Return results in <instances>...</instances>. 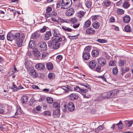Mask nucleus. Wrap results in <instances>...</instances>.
<instances>
[{
  "instance_id": "obj_1",
  "label": "nucleus",
  "mask_w": 133,
  "mask_h": 133,
  "mask_svg": "<svg viewBox=\"0 0 133 133\" xmlns=\"http://www.w3.org/2000/svg\"><path fill=\"white\" fill-rule=\"evenodd\" d=\"M61 39L60 38L58 39L57 38L52 37L50 40V44L52 46L53 49H56L59 48L60 46V44L59 42L61 41Z\"/></svg>"
},
{
  "instance_id": "obj_2",
  "label": "nucleus",
  "mask_w": 133,
  "mask_h": 133,
  "mask_svg": "<svg viewBox=\"0 0 133 133\" xmlns=\"http://www.w3.org/2000/svg\"><path fill=\"white\" fill-rule=\"evenodd\" d=\"M117 90H113L107 92L103 93L102 94L101 96L102 99H104L107 98H111L114 96L117 95Z\"/></svg>"
},
{
  "instance_id": "obj_3",
  "label": "nucleus",
  "mask_w": 133,
  "mask_h": 133,
  "mask_svg": "<svg viewBox=\"0 0 133 133\" xmlns=\"http://www.w3.org/2000/svg\"><path fill=\"white\" fill-rule=\"evenodd\" d=\"M72 4L71 0H62V8L64 9H68L71 6Z\"/></svg>"
},
{
  "instance_id": "obj_4",
  "label": "nucleus",
  "mask_w": 133,
  "mask_h": 133,
  "mask_svg": "<svg viewBox=\"0 0 133 133\" xmlns=\"http://www.w3.org/2000/svg\"><path fill=\"white\" fill-rule=\"evenodd\" d=\"M80 85L82 86H84L85 87V88H87V89H84V88L82 89L81 88L80 92L85 93L88 91V90L87 89L90 90H91L90 86L87 83H81L80 84Z\"/></svg>"
},
{
  "instance_id": "obj_5",
  "label": "nucleus",
  "mask_w": 133,
  "mask_h": 133,
  "mask_svg": "<svg viewBox=\"0 0 133 133\" xmlns=\"http://www.w3.org/2000/svg\"><path fill=\"white\" fill-rule=\"evenodd\" d=\"M14 39L17 40L21 38H24L25 35L24 33H19L17 32L15 34H14Z\"/></svg>"
},
{
  "instance_id": "obj_6",
  "label": "nucleus",
  "mask_w": 133,
  "mask_h": 133,
  "mask_svg": "<svg viewBox=\"0 0 133 133\" xmlns=\"http://www.w3.org/2000/svg\"><path fill=\"white\" fill-rule=\"evenodd\" d=\"M51 35L52 34L51 31H47L44 34L43 36V38L45 40H48L49 39Z\"/></svg>"
},
{
  "instance_id": "obj_7",
  "label": "nucleus",
  "mask_w": 133,
  "mask_h": 133,
  "mask_svg": "<svg viewBox=\"0 0 133 133\" xmlns=\"http://www.w3.org/2000/svg\"><path fill=\"white\" fill-rule=\"evenodd\" d=\"M47 45L45 43L41 42L39 44V49L41 51H44L47 49Z\"/></svg>"
},
{
  "instance_id": "obj_8",
  "label": "nucleus",
  "mask_w": 133,
  "mask_h": 133,
  "mask_svg": "<svg viewBox=\"0 0 133 133\" xmlns=\"http://www.w3.org/2000/svg\"><path fill=\"white\" fill-rule=\"evenodd\" d=\"M95 33V31L92 28L90 27L87 29L85 31V33L88 35H92Z\"/></svg>"
},
{
  "instance_id": "obj_9",
  "label": "nucleus",
  "mask_w": 133,
  "mask_h": 133,
  "mask_svg": "<svg viewBox=\"0 0 133 133\" xmlns=\"http://www.w3.org/2000/svg\"><path fill=\"white\" fill-rule=\"evenodd\" d=\"M74 9L70 8L66 11L65 14L67 16H70L74 14Z\"/></svg>"
},
{
  "instance_id": "obj_10",
  "label": "nucleus",
  "mask_w": 133,
  "mask_h": 133,
  "mask_svg": "<svg viewBox=\"0 0 133 133\" xmlns=\"http://www.w3.org/2000/svg\"><path fill=\"white\" fill-rule=\"evenodd\" d=\"M96 65V63L95 61L92 60L89 62V67L91 69L94 68Z\"/></svg>"
},
{
  "instance_id": "obj_11",
  "label": "nucleus",
  "mask_w": 133,
  "mask_h": 133,
  "mask_svg": "<svg viewBox=\"0 0 133 133\" xmlns=\"http://www.w3.org/2000/svg\"><path fill=\"white\" fill-rule=\"evenodd\" d=\"M98 64L101 66L104 65L106 63V60L105 58H101L98 60Z\"/></svg>"
},
{
  "instance_id": "obj_12",
  "label": "nucleus",
  "mask_w": 133,
  "mask_h": 133,
  "mask_svg": "<svg viewBox=\"0 0 133 133\" xmlns=\"http://www.w3.org/2000/svg\"><path fill=\"white\" fill-rule=\"evenodd\" d=\"M67 107L69 111H72L75 109L74 105L72 102H70L68 104Z\"/></svg>"
},
{
  "instance_id": "obj_13",
  "label": "nucleus",
  "mask_w": 133,
  "mask_h": 133,
  "mask_svg": "<svg viewBox=\"0 0 133 133\" xmlns=\"http://www.w3.org/2000/svg\"><path fill=\"white\" fill-rule=\"evenodd\" d=\"M14 34L11 32L8 33L7 36V39L8 41H11L14 39Z\"/></svg>"
},
{
  "instance_id": "obj_14",
  "label": "nucleus",
  "mask_w": 133,
  "mask_h": 133,
  "mask_svg": "<svg viewBox=\"0 0 133 133\" xmlns=\"http://www.w3.org/2000/svg\"><path fill=\"white\" fill-rule=\"evenodd\" d=\"M83 57L84 60H88L90 58L89 53L87 52H83Z\"/></svg>"
},
{
  "instance_id": "obj_15",
  "label": "nucleus",
  "mask_w": 133,
  "mask_h": 133,
  "mask_svg": "<svg viewBox=\"0 0 133 133\" xmlns=\"http://www.w3.org/2000/svg\"><path fill=\"white\" fill-rule=\"evenodd\" d=\"M45 65L43 63H39L36 64L35 65L36 68L38 70H41L44 69Z\"/></svg>"
},
{
  "instance_id": "obj_16",
  "label": "nucleus",
  "mask_w": 133,
  "mask_h": 133,
  "mask_svg": "<svg viewBox=\"0 0 133 133\" xmlns=\"http://www.w3.org/2000/svg\"><path fill=\"white\" fill-rule=\"evenodd\" d=\"M28 100V97L26 95L22 96L21 98V101L22 104H26Z\"/></svg>"
},
{
  "instance_id": "obj_17",
  "label": "nucleus",
  "mask_w": 133,
  "mask_h": 133,
  "mask_svg": "<svg viewBox=\"0 0 133 133\" xmlns=\"http://www.w3.org/2000/svg\"><path fill=\"white\" fill-rule=\"evenodd\" d=\"M70 99L72 100L77 99L78 98V95L75 93H72L70 95Z\"/></svg>"
},
{
  "instance_id": "obj_18",
  "label": "nucleus",
  "mask_w": 133,
  "mask_h": 133,
  "mask_svg": "<svg viewBox=\"0 0 133 133\" xmlns=\"http://www.w3.org/2000/svg\"><path fill=\"white\" fill-rule=\"evenodd\" d=\"M99 54V51L96 49L92 50L91 52V55L93 57H96L98 56Z\"/></svg>"
},
{
  "instance_id": "obj_19",
  "label": "nucleus",
  "mask_w": 133,
  "mask_h": 133,
  "mask_svg": "<svg viewBox=\"0 0 133 133\" xmlns=\"http://www.w3.org/2000/svg\"><path fill=\"white\" fill-rule=\"evenodd\" d=\"M22 113V110L20 107L17 109V111L15 113V115H14L13 117L17 118L18 117V115H19Z\"/></svg>"
},
{
  "instance_id": "obj_20",
  "label": "nucleus",
  "mask_w": 133,
  "mask_h": 133,
  "mask_svg": "<svg viewBox=\"0 0 133 133\" xmlns=\"http://www.w3.org/2000/svg\"><path fill=\"white\" fill-rule=\"evenodd\" d=\"M30 74V75L33 77H36L38 75V74L36 71L34 69L31 70Z\"/></svg>"
},
{
  "instance_id": "obj_21",
  "label": "nucleus",
  "mask_w": 133,
  "mask_h": 133,
  "mask_svg": "<svg viewBox=\"0 0 133 133\" xmlns=\"http://www.w3.org/2000/svg\"><path fill=\"white\" fill-rule=\"evenodd\" d=\"M53 34L54 36V37H59V36L60 35L58 30L55 29L53 30Z\"/></svg>"
},
{
  "instance_id": "obj_22",
  "label": "nucleus",
  "mask_w": 133,
  "mask_h": 133,
  "mask_svg": "<svg viewBox=\"0 0 133 133\" xmlns=\"http://www.w3.org/2000/svg\"><path fill=\"white\" fill-rule=\"evenodd\" d=\"M35 46V44L34 41L30 39L29 43V48L31 49H33L34 48Z\"/></svg>"
},
{
  "instance_id": "obj_23",
  "label": "nucleus",
  "mask_w": 133,
  "mask_h": 133,
  "mask_svg": "<svg viewBox=\"0 0 133 133\" xmlns=\"http://www.w3.org/2000/svg\"><path fill=\"white\" fill-rule=\"evenodd\" d=\"M123 20L124 23H129L130 21V17L128 15H125L123 17Z\"/></svg>"
},
{
  "instance_id": "obj_24",
  "label": "nucleus",
  "mask_w": 133,
  "mask_h": 133,
  "mask_svg": "<svg viewBox=\"0 0 133 133\" xmlns=\"http://www.w3.org/2000/svg\"><path fill=\"white\" fill-rule=\"evenodd\" d=\"M33 51L34 53V55L37 58H39L41 55V54L39 51L36 49H35V50H33Z\"/></svg>"
},
{
  "instance_id": "obj_25",
  "label": "nucleus",
  "mask_w": 133,
  "mask_h": 133,
  "mask_svg": "<svg viewBox=\"0 0 133 133\" xmlns=\"http://www.w3.org/2000/svg\"><path fill=\"white\" fill-rule=\"evenodd\" d=\"M91 22L89 20H87L85 21L83 26V27L85 28H87L89 27L90 25Z\"/></svg>"
},
{
  "instance_id": "obj_26",
  "label": "nucleus",
  "mask_w": 133,
  "mask_h": 133,
  "mask_svg": "<svg viewBox=\"0 0 133 133\" xmlns=\"http://www.w3.org/2000/svg\"><path fill=\"white\" fill-rule=\"evenodd\" d=\"M40 35L39 31H37L32 34V37L33 38H37Z\"/></svg>"
},
{
  "instance_id": "obj_27",
  "label": "nucleus",
  "mask_w": 133,
  "mask_h": 133,
  "mask_svg": "<svg viewBox=\"0 0 133 133\" xmlns=\"http://www.w3.org/2000/svg\"><path fill=\"white\" fill-rule=\"evenodd\" d=\"M61 27L62 29H63L64 30L67 32H71L73 30L71 28L67 27L65 26H62Z\"/></svg>"
},
{
  "instance_id": "obj_28",
  "label": "nucleus",
  "mask_w": 133,
  "mask_h": 133,
  "mask_svg": "<svg viewBox=\"0 0 133 133\" xmlns=\"http://www.w3.org/2000/svg\"><path fill=\"white\" fill-rule=\"evenodd\" d=\"M124 123L126 126L128 127H130L133 123V121L132 120H126L124 121Z\"/></svg>"
},
{
  "instance_id": "obj_29",
  "label": "nucleus",
  "mask_w": 133,
  "mask_h": 133,
  "mask_svg": "<svg viewBox=\"0 0 133 133\" xmlns=\"http://www.w3.org/2000/svg\"><path fill=\"white\" fill-rule=\"evenodd\" d=\"M52 10V8L51 7H49L47 8L46 9V13L45 16L46 17H48L50 16V15L48 14Z\"/></svg>"
},
{
  "instance_id": "obj_30",
  "label": "nucleus",
  "mask_w": 133,
  "mask_h": 133,
  "mask_svg": "<svg viewBox=\"0 0 133 133\" xmlns=\"http://www.w3.org/2000/svg\"><path fill=\"white\" fill-rule=\"evenodd\" d=\"M24 38H21L18 40L16 42V44L18 46H20L22 45L23 40Z\"/></svg>"
},
{
  "instance_id": "obj_31",
  "label": "nucleus",
  "mask_w": 133,
  "mask_h": 133,
  "mask_svg": "<svg viewBox=\"0 0 133 133\" xmlns=\"http://www.w3.org/2000/svg\"><path fill=\"white\" fill-rule=\"evenodd\" d=\"M92 25L94 28L95 29H97L99 26V24L98 22L95 21L92 23Z\"/></svg>"
},
{
  "instance_id": "obj_32",
  "label": "nucleus",
  "mask_w": 133,
  "mask_h": 133,
  "mask_svg": "<svg viewBox=\"0 0 133 133\" xmlns=\"http://www.w3.org/2000/svg\"><path fill=\"white\" fill-rule=\"evenodd\" d=\"M46 66L47 69L49 70H51L53 68V65L50 63L49 62L46 64Z\"/></svg>"
},
{
  "instance_id": "obj_33",
  "label": "nucleus",
  "mask_w": 133,
  "mask_h": 133,
  "mask_svg": "<svg viewBox=\"0 0 133 133\" xmlns=\"http://www.w3.org/2000/svg\"><path fill=\"white\" fill-rule=\"evenodd\" d=\"M91 49V47L90 46H88L84 48L83 52H87L88 53H89L90 51V50Z\"/></svg>"
},
{
  "instance_id": "obj_34",
  "label": "nucleus",
  "mask_w": 133,
  "mask_h": 133,
  "mask_svg": "<svg viewBox=\"0 0 133 133\" xmlns=\"http://www.w3.org/2000/svg\"><path fill=\"white\" fill-rule=\"evenodd\" d=\"M53 106L56 109H59L60 108V104L57 102H54L53 104Z\"/></svg>"
},
{
  "instance_id": "obj_35",
  "label": "nucleus",
  "mask_w": 133,
  "mask_h": 133,
  "mask_svg": "<svg viewBox=\"0 0 133 133\" xmlns=\"http://www.w3.org/2000/svg\"><path fill=\"white\" fill-rule=\"evenodd\" d=\"M130 5V4L128 2L126 1H124V2L123 3L122 5L123 7L125 8H127L129 7Z\"/></svg>"
},
{
  "instance_id": "obj_36",
  "label": "nucleus",
  "mask_w": 133,
  "mask_h": 133,
  "mask_svg": "<svg viewBox=\"0 0 133 133\" xmlns=\"http://www.w3.org/2000/svg\"><path fill=\"white\" fill-rule=\"evenodd\" d=\"M72 87L74 91L80 92L81 88L79 86L75 85H72Z\"/></svg>"
},
{
  "instance_id": "obj_37",
  "label": "nucleus",
  "mask_w": 133,
  "mask_h": 133,
  "mask_svg": "<svg viewBox=\"0 0 133 133\" xmlns=\"http://www.w3.org/2000/svg\"><path fill=\"white\" fill-rule=\"evenodd\" d=\"M126 63V61L125 60H119L118 62L119 65V66H122L124 65Z\"/></svg>"
},
{
  "instance_id": "obj_38",
  "label": "nucleus",
  "mask_w": 133,
  "mask_h": 133,
  "mask_svg": "<svg viewBox=\"0 0 133 133\" xmlns=\"http://www.w3.org/2000/svg\"><path fill=\"white\" fill-rule=\"evenodd\" d=\"M59 109H56L53 110V114L59 116Z\"/></svg>"
},
{
  "instance_id": "obj_39",
  "label": "nucleus",
  "mask_w": 133,
  "mask_h": 133,
  "mask_svg": "<svg viewBox=\"0 0 133 133\" xmlns=\"http://www.w3.org/2000/svg\"><path fill=\"white\" fill-rule=\"evenodd\" d=\"M70 22L73 24L76 23L78 22V20L77 18L75 17H73L71 18L70 19Z\"/></svg>"
},
{
  "instance_id": "obj_40",
  "label": "nucleus",
  "mask_w": 133,
  "mask_h": 133,
  "mask_svg": "<svg viewBox=\"0 0 133 133\" xmlns=\"http://www.w3.org/2000/svg\"><path fill=\"white\" fill-rule=\"evenodd\" d=\"M112 72L114 75H116L118 72V69L116 67L113 68L112 69Z\"/></svg>"
},
{
  "instance_id": "obj_41",
  "label": "nucleus",
  "mask_w": 133,
  "mask_h": 133,
  "mask_svg": "<svg viewBox=\"0 0 133 133\" xmlns=\"http://www.w3.org/2000/svg\"><path fill=\"white\" fill-rule=\"evenodd\" d=\"M111 4V2L108 0H107L104 1V4L107 7H108Z\"/></svg>"
},
{
  "instance_id": "obj_42",
  "label": "nucleus",
  "mask_w": 133,
  "mask_h": 133,
  "mask_svg": "<svg viewBox=\"0 0 133 133\" xmlns=\"http://www.w3.org/2000/svg\"><path fill=\"white\" fill-rule=\"evenodd\" d=\"M116 125L118 126V129L120 130H121L122 129L123 125L122 122L121 121Z\"/></svg>"
},
{
  "instance_id": "obj_43",
  "label": "nucleus",
  "mask_w": 133,
  "mask_h": 133,
  "mask_svg": "<svg viewBox=\"0 0 133 133\" xmlns=\"http://www.w3.org/2000/svg\"><path fill=\"white\" fill-rule=\"evenodd\" d=\"M117 12L119 15H122L124 14V11L121 9H119L117 10Z\"/></svg>"
},
{
  "instance_id": "obj_44",
  "label": "nucleus",
  "mask_w": 133,
  "mask_h": 133,
  "mask_svg": "<svg viewBox=\"0 0 133 133\" xmlns=\"http://www.w3.org/2000/svg\"><path fill=\"white\" fill-rule=\"evenodd\" d=\"M85 4L88 8H90L91 6L92 3L90 1H88L86 2Z\"/></svg>"
},
{
  "instance_id": "obj_45",
  "label": "nucleus",
  "mask_w": 133,
  "mask_h": 133,
  "mask_svg": "<svg viewBox=\"0 0 133 133\" xmlns=\"http://www.w3.org/2000/svg\"><path fill=\"white\" fill-rule=\"evenodd\" d=\"M56 38H57L58 39H59V38H60L61 39V41L62 42V43L63 44H64L65 43V42H66V40L64 36H63L62 37H56Z\"/></svg>"
},
{
  "instance_id": "obj_46",
  "label": "nucleus",
  "mask_w": 133,
  "mask_h": 133,
  "mask_svg": "<svg viewBox=\"0 0 133 133\" xmlns=\"http://www.w3.org/2000/svg\"><path fill=\"white\" fill-rule=\"evenodd\" d=\"M124 29L125 31L128 32L130 31L131 29V28L130 26L128 25L126 26L125 27Z\"/></svg>"
},
{
  "instance_id": "obj_47",
  "label": "nucleus",
  "mask_w": 133,
  "mask_h": 133,
  "mask_svg": "<svg viewBox=\"0 0 133 133\" xmlns=\"http://www.w3.org/2000/svg\"><path fill=\"white\" fill-rule=\"evenodd\" d=\"M24 64L25 65V67L27 69H30V65L28 61H25Z\"/></svg>"
},
{
  "instance_id": "obj_48",
  "label": "nucleus",
  "mask_w": 133,
  "mask_h": 133,
  "mask_svg": "<svg viewBox=\"0 0 133 133\" xmlns=\"http://www.w3.org/2000/svg\"><path fill=\"white\" fill-rule=\"evenodd\" d=\"M11 89L14 91H16L17 90V88L16 85L14 84H13L11 86Z\"/></svg>"
},
{
  "instance_id": "obj_49",
  "label": "nucleus",
  "mask_w": 133,
  "mask_h": 133,
  "mask_svg": "<svg viewBox=\"0 0 133 133\" xmlns=\"http://www.w3.org/2000/svg\"><path fill=\"white\" fill-rule=\"evenodd\" d=\"M46 100L49 103H52L53 102V100L52 98L48 97L46 98Z\"/></svg>"
},
{
  "instance_id": "obj_50",
  "label": "nucleus",
  "mask_w": 133,
  "mask_h": 133,
  "mask_svg": "<svg viewBox=\"0 0 133 133\" xmlns=\"http://www.w3.org/2000/svg\"><path fill=\"white\" fill-rule=\"evenodd\" d=\"M84 12L80 11H79L78 13V16L80 18H81L83 16L84 14Z\"/></svg>"
},
{
  "instance_id": "obj_51",
  "label": "nucleus",
  "mask_w": 133,
  "mask_h": 133,
  "mask_svg": "<svg viewBox=\"0 0 133 133\" xmlns=\"http://www.w3.org/2000/svg\"><path fill=\"white\" fill-rule=\"evenodd\" d=\"M103 128L102 127V126L101 125L99 126L98 128L95 129V131L96 133L98 132L97 131H100L102 130L103 129Z\"/></svg>"
},
{
  "instance_id": "obj_52",
  "label": "nucleus",
  "mask_w": 133,
  "mask_h": 133,
  "mask_svg": "<svg viewBox=\"0 0 133 133\" xmlns=\"http://www.w3.org/2000/svg\"><path fill=\"white\" fill-rule=\"evenodd\" d=\"M98 15L92 16L91 17V18L93 21L97 20L98 19Z\"/></svg>"
},
{
  "instance_id": "obj_53",
  "label": "nucleus",
  "mask_w": 133,
  "mask_h": 133,
  "mask_svg": "<svg viewBox=\"0 0 133 133\" xmlns=\"http://www.w3.org/2000/svg\"><path fill=\"white\" fill-rule=\"evenodd\" d=\"M116 65V62L113 60L110 61L109 63V65L110 66H114Z\"/></svg>"
},
{
  "instance_id": "obj_54",
  "label": "nucleus",
  "mask_w": 133,
  "mask_h": 133,
  "mask_svg": "<svg viewBox=\"0 0 133 133\" xmlns=\"http://www.w3.org/2000/svg\"><path fill=\"white\" fill-rule=\"evenodd\" d=\"M48 77L49 78L53 79L55 77V75L53 73H50L48 74Z\"/></svg>"
},
{
  "instance_id": "obj_55",
  "label": "nucleus",
  "mask_w": 133,
  "mask_h": 133,
  "mask_svg": "<svg viewBox=\"0 0 133 133\" xmlns=\"http://www.w3.org/2000/svg\"><path fill=\"white\" fill-rule=\"evenodd\" d=\"M97 41L100 43H105L107 42V41L103 39H98Z\"/></svg>"
},
{
  "instance_id": "obj_56",
  "label": "nucleus",
  "mask_w": 133,
  "mask_h": 133,
  "mask_svg": "<svg viewBox=\"0 0 133 133\" xmlns=\"http://www.w3.org/2000/svg\"><path fill=\"white\" fill-rule=\"evenodd\" d=\"M79 23L78 22L74 24L73 27L74 28H76L79 26Z\"/></svg>"
},
{
  "instance_id": "obj_57",
  "label": "nucleus",
  "mask_w": 133,
  "mask_h": 133,
  "mask_svg": "<svg viewBox=\"0 0 133 133\" xmlns=\"http://www.w3.org/2000/svg\"><path fill=\"white\" fill-rule=\"evenodd\" d=\"M26 56L28 57H31L32 55V52L31 51H30L29 50H28L26 53Z\"/></svg>"
},
{
  "instance_id": "obj_58",
  "label": "nucleus",
  "mask_w": 133,
  "mask_h": 133,
  "mask_svg": "<svg viewBox=\"0 0 133 133\" xmlns=\"http://www.w3.org/2000/svg\"><path fill=\"white\" fill-rule=\"evenodd\" d=\"M82 95L84 98H89L91 97L90 95H88L87 94H83Z\"/></svg>"
},
{
  "instance_id": "obj_59",
  "label": "nucleus",
  "mask_w": 133,
  "mask_h": 133,
  "mask_svg": "<svg viewBox=\"0 0 133 133\" xmlns=\"http://www.w3.org/2000/svg\"><path fill=\"white\" fill-rule=\"evenodd\" d=\"M43 114L45 116H50L51 115L50 112L49 111H46L43 112Z\"/></svg>"
},
{
  "instance_id": "obj_60",
  "label": "nucleus",
  "mask_w": 133,
  "mask_h": 133,
  "mask_svg": "<svg viewBox=\"0 0 133 133\" xmlns=\"http://www.w3.org/2000/svg\"><path fill=\"white\" fill-rule=\"evenodd\" d=\"M63 58V57L62 55H58L56 58V59L57 61V60H59V61L61 60Z\"/></svg>"
},
{
  "instance_id": "obj_61",
  "label": "nucleus",
  "mask_w": 133,
  "mask_h": 133,
  "mask_svg": "<svg viewBox=\"0 0 133 133\" xmlns=\"http://www.w3.org/2000/svg\"><path fill=\"white\" fill-rule=\"evenodd\" d=\"M47 27L45 26H44L40 30V32H45L46 29Z\"/></svg>"
},
{
  "instance_id": "obj_62",
  "label": "nucleus",
  "mask_w": 133,
  "mask_h": 133,
  "mask_svg": "<svg viewBox=\"0 0 133 133\" xmlns=\"http://www.w3.org/2000/svg\"><path fill=\"white\" fill-rule=\"evenodd\" d=\"M101 67L100 66H97L96 69V71L98 72H101Z\"/></svg>"
},
{
  "instance_id": "obj_63",
  "label": "nucleus",
  "mask_w": 133,
  "mask_h": 133,
  "mask_svg": "<svg viewBox=\"0 0 133 133\" xmlns=\"http://www.w3.org/2000/svg\"><path fill=\"white\" fill-rule=\"evenodd\" d=\"M67 89L68 90H69L70 91H73L74 88H73V87L72 86V87H71L69 85H67Z\"/></svg>"
},
{
  "instance_id": "obj_64",
  "label": "nucleus",
  "mask_w": 133,
  "mask_h": 133,
  "mask_svg": "<svg viewBox=\"0 0 133 133\" xmlns=\"http://www.w3.org/2000/svg\"><path fill=\"white\" fill-rule=\"evenodd\" d=\"M4 111L3 109L2 106L1 105H0V114H2L4 113Z\"/></svg>"
}]
</instances>
